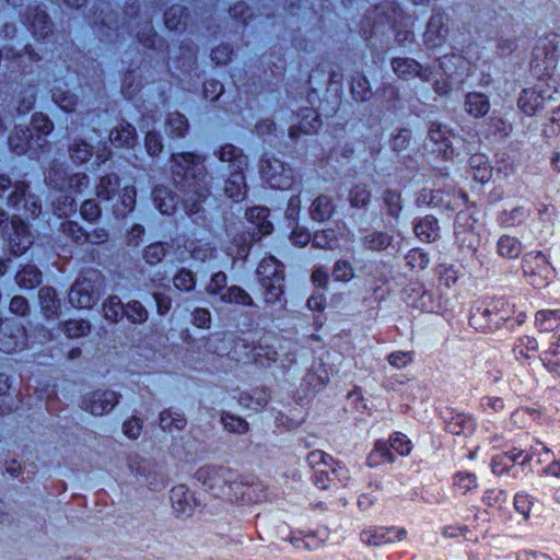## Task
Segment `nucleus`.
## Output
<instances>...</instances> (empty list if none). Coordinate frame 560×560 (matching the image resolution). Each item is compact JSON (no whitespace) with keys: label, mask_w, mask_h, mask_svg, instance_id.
<instances>
[{"label":"nucleus","mask_w":560,"mask_h":560,"mask_svg":"<svg viewBox=\"0 0 560 560\" xmlns=\"http://www.w3.org/2000/svg\"><path fill=\"white\" fill-rule=\"evenodd\" d=\"M27 21L35 37L45 39L51 33V22L44 10L39 8L30 9Z\"/></svg>","instance_id":"2eb2a0df"},{"label":"nucleus","mask_w":560,"mask_h":560,"mask_svg":"<svg viewBox=\"0 0 560 560\" xmlns=\"http://www.w3.org/2000/svg\"><path fill=\"white\" fill-rule=\"evenodd\" d=\"M385 460L393 463L395 458L389 451L387 442L381 440L376 441L373 451L366 458V463L369 466L375 467Z\"/></svg>","instance_id":"72a5a7b5"},{"label":"nucleus","mask_w":560,"mask_h":560,"mask_svg":"<svg viewBox=\"0 0 560 560\" xmlns=\"http://www.w3.org/2000/svg\"><path fill=\"white\" fill-rule=\"evenodd\" d=\"M38 298L42 310L47 318L54 317L58 314L60 303L56 296L55 289L50 287L40 288Z\"/></svg>","instance_id":"bb28decb"},{"label":"nucleus","mask_w":560,"mask_h":560,"mask_svg":"<svg viewBox=\"0 0 560 560\" xmlns=\"http://www.w3.org/2000/svg\"><path fill=\"white\" fill-rule=\"evenodd\" d=\"M374 16H368L366 20H373L372 25V32H383L384 28L392 27L394 25L395 18L390 15L381 16L382 14H385V10L383 8H375L374 10Z\"/></svg>","instance_id":"6e6d98bb"},{"label":"nucleus","mask_w":560,"mask_h":560,"mask_svg":"<svg viewBox=\"0 0 560 560\" xmlns=\"http://www.w3.org/2000/svg\"><path fill=\"white\" fill-rule=\"evenodd\" d=\"M22 330L18 326H0V351L10 353L22 347Z\"/></svg>","instance_id":"dca6fc26"},{"label":"nucleus","mask_w":560,"mask_h":560,"mask_svg":"<svg viewBox=\"0 0 560 560\" xmlns=\"http://www.w3.org/2000/svg\"><path fill=\"white\" fill-rule=\"evenodd\" d=\"M171 502L178 516H189L197 506L194 493L185 485H178L171 490Z\"/></svg>","instance_id":"9b49d317"},{"label":"nucleus","mask_w":560,"mask_h":560,"mask_svg":"<svg viewBox=\"0 0 560 560\" xmlns=\"http://www.w3.org/2000/svg\"><path fill=\"white\" fill-rule=\"evenodd\" d=\"M215 155L222 163L229 164V176L222 185H214L213 177L208 178L203 158L192 153L172 155L173 179L182 194L183 205L188 214L199 212L201 205L212 192H223L234 201H241L246 196L244 170L248 159L243 150L226 143L215 152Z\"/></svg>","instance_id":"f257e3e1"},{"label":"nucleus","mask_w":560,"mask_h":560,"mask_svg":"<svg viewBox=\"0 0 560 560\" xmlns=\"http://www.w3.org/2000/svg\"><path fill=\"white\" fill-rule=\"evenodd\" d=\"M332 277L336 281L349 282L354 278V269L350 261L339 259L334 264Z\"/></svg>","instance_id":"3c124183"},{"label":"nucleus","mask_w":560,"mask_h":560,"mask_svg":"<svg viewBox=\"0 0 560 560\" xmlns=\"http://www.w3.org/2000/svg\"><path fill=\"white\" fill-rule=\"evenodd\" d=\"M128 468L138 481L151 490H160L166 486V477L158 464L140 456L128 459Z\"/></svg>","instance_id":"39448f33"},{"label":"nucleus","mask_w":560,"mask_h":560,"mask_svg":"<svg viewBox=\"0 0 560 560\" xmlns=\"http://www.w3.org/2000/svg\"><path fill=\"white\" fill-rule=\"evenodd\" d=\"M448 16L441 12L431 15L423 34L424 45L429 48L441 47L448 35Z\"/></svg>","instance_id":"9d476101"},{"label":"nucleus","mask_w":560,"mask_h":560,"mask_svg":"<svg viewBox=\"0 0 560 560\" xmlns=\"http://www.w3.org/2000/svg\"><path fill=\"white\" fill-rule=\"evenodd\" d=\"M196 273L188 268H180L173 277V285L177 291L190 293L196 289Z\"/></svg>","instance_id":"c85d7f7f"},{"label":"nucleus","mask_w":560,"mask_h":560,"mask_svg":"<svg viewBox=\"0 0 560 560\" xmlns=\"http://www.w3.org/2000/svg\"><path fill=\"white\" fill-rule=\"evenodd\" d=\"M535 320L540 331H552L560 325V316L556 311H539Z\"/></svg>","instance_id":"a19ab883"},{"label":"nucleus","mask_w":560,"mask_h":560,"mask_svg":"<svg viewBox=\"0 0 560 560\" xmlns=\"http://www.w3.org/2000/svg\"><path fill=\"white\" fill-rule=\"evenodd\" d=\"M196 479L218 498L233 500L242 488L240 475L223 465H206L197 469Z\"/></svg>","instance_id":"f03ea898"},{"label":"nucleus","mask_w":560,"mask_h":560,"mask_svg":"<svg viewBox=\"0 0 560 560\" xmlns=\"http://www.w3.org/2000/svg\"><path fill=\"white\" fill-rule=\"evenodd\" d=\"M121 395L110 389H97L82 400V408L91 415L101 417L110 412L119 402Z\"/></svg>","instance_id":"1a4fd4ad"},{"label":"nucleus","mask_w":560,"mask_h":560,"mask_svg":"<svg viewBox=\"0 0 560 560\" xmlns=\"http://www.w3.org/2000/svg\"><path fill=\"white\" fill-rule=\"evenodd\" d=\"M69 155L73 163L82 164L90 161L93 148L83 139H74L69 147Z\"/></svg>","instance_id":"2f4dec72"},{"label":"nucleus","mask_w":560,"mask_h":560,"mask_svg":"<svg viewBox=\"0 0 560 560\" xmlns=\"http://www.w3.org/2000/svg\"><path fill=\"white\" fill-rule=\"evenodd\" d=\"M448 130L445 126H442L438 122H431L428 131L429 139L434 143H445V147H450L448 138H447Z\"/></svg>","instance_id":"680f3d73"},{"label":"nucleus","mask_w":560,"mask_h":560,"mask_svg":"<svg viewBox=\"0 0 560 560\" xmlns=\"http://www.w3.org/2000/svg\"><path fill=\"white\" fill-rule=\"evenodd\" d=\"M370 200L371 191L364 184H357L349 191V202L353 208H366Z\"/></svg>","instance_id":"ea45409f"},{"label":"nucleus","mask_w":560,"mask_h":560,"mask_svg":"<svg viewBox=\"0 0 560 560\" xmlns=\"http://www.w3.org/2000/svg\"><path fill=\"white\" fill-rule=\"evenodd\" d=\"M46 144L47 139L43 136H35L34 129H31L28 126H16L9 137V145L18 155L26 153L35 155Z\"/></svg>","instance_id":"6e6552de"},{"label":"nucleus","mask_w":560,"mask_h":560,"mask_svg":"<svg viewBox=\"0 0 560 560\" xmlns=\"http://www.w3.org/2000/svg\"><path fill=\"white\" fill-rule=\"evenodd\" d=\"M187 420L182 412L165 409L160 413L159 425L164 432L173 433L185 429Z\"/></svg>","instance_id":"5701e85b"},{"label":"nucleus","mask_w":560,"mask_h":560,"mask_svg":"<svg viewBox=\"0 0 560 560\" xmlns=\"http://www.w3.org/2000/svg\"><path fill=\"white\" fill-rule=\"evenodd\" d=\"M539 106V96L533 91L524 90L518 97V107L526 115H534L537 107Z\"/></svg>","instance_id":"864d4df0"},{"label":"nucleus","mask_w":560,"mask_h":560,"mask_svg":"<svg viewBox=\"0 0 560 560\" xmlns=\"http://www.w3.org/2000/svg\"><path fill=\"white\" fill-rule=\"evenodd\" d=\"M153 200L163 214H171L175 210V200L171 191L163 187L153 190Z\"/></svg>","instance_id":"e433bc0d"},{"label":"nucleus","mask_w":560,"mask_h":560,"mask_svg":"<svg viewBox=\"0 0 560 560\" xmlns=\"http://www.w3.org/2000/svg\"><path fill=\"white\" fill-rule=\"evenodd\" d=\"M465 110L475 118L483 117L490 110V102L482 93H468L465 97Z\"/></svg>","instance_id":"6ab92c4d"},{"label":"nucleus","mask_w":560,"mask_h":560,"mask_svg":"<svg viewBox=\"0 0 560 560\" xmlns=\"http://www.w3.org/2000/svg\"><path fill=\"white\" fill-rule=\"evenodd\" d=\"M69 302L78 308H90L95 302L93 283L86 278L78 279L69 291Z\"/></svg>","instance_id":"ddd939ff"},{"label":"nucleus","mask_w":560,"mask_h":560,"mask_svg":"<svg viewBox=\"0 0 560 560\" xmlns=\"http://www.w3.org/2000/svg\"><path fill=\"white\" fill-rule=\"evenodd\" d=\"M335 212L332 198L327 195L318 196L310 208L311 218L317 222L328 220Z\"/></svg>","instance_id":"412c9836"},{"label":"nucleus","mask_w":560,"mask_h":560,"mask_svg":"<svg viewBox=\"0 0 560 560\" xmlns=\"http://www.w3.org/2000/svg\"><path fill=\"white\" fill-rule=\"evenodd\" d=\"M550 40L539 38L533 49L530 66L538 75H542L556 66L553 55L549 52Z\"/></svg>","instance_id":"f8f14e48"},{"label":"nucleus","mask_w":560,"mask_h":560,"mask_svg":"<svg viewBox=\"0 0 560 560\" xmlns=\"http://www.w3.org/2000/svg\"><path fill=\"white\" fill-rule=\"evenodd\" d=\"M522 268L524 276L535 288L547 285L553 271L546 257L540 253L526 254L523 258Z\"/></svg>","instance_id":"0eeeda50"},{"label":"nucleus","mask_w":560,"mask_h":560,"mask_svg":"<svg viewBox=\"0 0 560 560\" xmlns=\"http://www.w3.org/2000/svg\"><path fill=\"white\" fill-rule=\"evenodd\" d=\"M256 276L265 302H278L283 293V265L273 256L265 257L257 267Z\"/></svg>","instance_id":"7ed1b4c3"},{"label":"nucleus","mask_w":560,"mask_h":560,"mask_svg":"<svg viewBox=\"0 0 560 560\" xmlns=\"http://www.w3.org/2000/svg\"><path fill=\"white\" fill-rule=\"evenodd\" d=\"M191 323L198 328H209L211 323V314L209 310L197 307L191 313Z\"/></svg>","instance_id":"338daca9"},{"label":"nucleus","mask_w":560,"mask_h":560,"mask_svg":"<svg viewBox=\"0 0 560 560\" xmlns=\"http://www.w3.org/2000/svg\"><path fill=\"white\" fill-rule=\"evenodd\" d=\"M221 422L232 433L244 434L248 431V423L244 419L229 412L222 413Z\"/></svg>","instance_id":"49530a36"},{"label":"nucleus","mask_w":560,"mask_h":560,"mask_svg":"<svg viewBox=\"0 0 560 560\" xmlns=\"http://www.w3.org/2000/svg\"><path fill=\"white\" fill-rule=\"evenodd\" d=\"M81 215L86 221H95L101 215V208L93 199H88L81 205Z\"/></svg>","instance_id":"0e129e2a"},{"label":"nucleus","mask_w":560,"mask_h":560,"mask_svg":"<svg viewBox=\"0 0 560 560\" xmlns=\"http://www.w3.org/2000/svg\"><path fill=\"white\" fill-rule=\"evenodd\" d=\"M522 249L521 242L514 236L502 235L497 243V252L503 258H517Z\"/></svg>","instance_id":"cd10ccee"},{"label":"nucleus","mask_w":560,"mask_h":560,"mask_svg":"<svg viewBox=\"0 0 560 560\" xmlns=\"http://www.w3.org/2000/svg\"><path fill=\"white\" fill-rule=\"evenodd\" d=\"M20 287L31 289L38 285L42 281V272L34 265L24 266L15 277Z\"/></svg>","instance_id":"7c9ffc66"},{"label":"nucleus","mask_w":560,"mask_h":560,"mask_svg":"<svg viewBox=\"0 0 560 560\" xmlns=\"http://www.w3.org/2000/svg\"><path fill=\"white\" fill-rule=\"evenodd\" d=\"M119 189V178L115 174L101 177L96 186V196L103 200H110Z\"/></svg>","instance_id":"c756f323"},{"label":"nucleus","mask_w":560,"mask_h":560,"mask_svg":"<svg viewBox=\"0 0 560 560\" xmlns=\"http://www.w3.org/2000/svg\"><path fill=\"white\" fill-rule=\"evenodd\" d=\"M416 235L424 242H433L439 236V224L434 217L427 215L415 224Z\"/></svg>","instance_id":"a878e982"},{"label":"nucleus","mask_w":560,"mask_h":560,"mask_svg":"<svg viewBox=\"0 0 560 560\" xmlns=\"http://www.w3.org/2000/svg\"><path fill=\"white\" fill-rule=\"evenodd\" d=\"M188 128L186 117L179 113H172L168 115L166 122V132L172 137H183Z\"/></svg>","instance_id":"37998d69"},{"label":"nucleus","mask_w":560,"mask_h":560,"mask_svg":"<svg viewBox=\"0 0 560 560\" xmlns=\"http://www.w3.org/2000/svg\"><path fill=\"white\" fill-rule=\"evenodd\" d=\"M62 226H63V232L69 237H71L74 243H77L79 245L86 244L88 231H85L79 223L69 221V222L63 223Z\"/></svg>","instance_id":"13d9d810"},{"label":"nucleus","mask_w":560,"mask_h":560,"mask_svg":"<svg viewBox=\"0 0 560 560\" xmlns=\"http://www.w3.org/2000/svg\"><path fill=\"white\" fill-rule=\"evenodd\" d=\"M383 201L387 209L388 215L395 220H398L402 210L400 194L393 189H386L383 192Z\"/></svg>","instance_id":"79ce46f5"},{"label":"nucleus","mask_w":560,"mask_h":560,"mask_svg":"<svg viewBox=\"0 0 560 560\" xmlns=\"http://www.w3.org/2000/svg\"><path fill=\"white\" fill-rule=\"evenodd\" d=\"M221 303L240 304L252 306L254 304L252 296L241 287L231 285L225 293L221 295Z\"/></svg>","instance_id":"473e14b6"},{"label":"nucleus","mask_w":560,"mask_h":560,"mask_svg":"<svg viewBox=\"0 0 560 560\" xmlns=\"http://www.w3.org/2000/svg\"><path fill=\"white\" fill-rule=\"evenodd\" d=\"M254 357L257 363L264 365L276 362L279 358V354L275 347L266 342H260L257 347L254 348Z\"/></svg>","instance_id":"c03bdc74"},{"label":"nucleus","mask_w":560,"mask_h":560,"mask_svg":"<svg viewBox=\"0 0 560 560\" xmlns=\"http://www.w3.org/2000/svg\"><path fill=\"white\" fill-rule=\"evenodd\" d=\"M68 178L63 165L57 161H54L45 173L46 185L60 191L66 189Z\"/></svg>","instance_id":"393cba45"},{"label":"nucleus","mask_w":560,"mask_h":560,"mask_svg":"<svg viewBox=\"0 0 560 560\" xmlns=\"http://www.w3.org/2000/svg\"><path fill=\"white\" fill-rule=\"evenodd\" d=\"M351 93L357 101H366L370 95V83L365 77L359 75L353 79Z\"/></svg>","instance_id":"bf43d9fd"},{"label":"nucleus","mask_w":560,"mask_h":560,"mask_svg":"<svg viewBox=\"0 0 560 560\" xmlns=\"http://www.w3.org/2000/svg\"><path fill=\"white\" fill-rule=\"evenodd\" d=\"M332 458L320 450L312 451L307 455V463L310 467L316 472L320 469V466L331 468Z\"/></svg>","instance_id":"052dcab7"},{"label":"nucleus","mask_w":560,"mask_h":560,"mask_svg":"<svg viewBox=\"0 0 560 560\" xmlns=\"http://www.w3.org/2000/svg\"><path fill=\"white\" fill-rule=\"evenodd\" d=\"M125 306L117 295H110L103 304L104 315L116 323L125 316Z\"/></svg>","instance_id":"58836bf2"},{"label":"nucleus","mask_w":560,"mask_h":560,"mask_svg":"<svg viewBox=\"0 0 560 560\" xmlns=\"http://www.w3.org/2000/svg\"><path fill=\"white\" fill-rule=\"evenodd\" d=\"M392 68L402 80H410L415 77H419L422 80H428L429 78L427 71H422L420 63L412 58H394L392 60Z\"/></svg>","instance_id":"4468645a"},{"label":"nucleus","mask_w":560,"mask_h":560,"mask_svg":"<svg viewBox=\"0 0 560 560\" xmlns=\"http://www.w3.org/2000/svg\"><path fill=\"white\" fill-rule=\"evenodd\" d=\"M319 126L318 115L312 108H306L299 125L289 129V136L291 139H296L300 133L311 135L316 132Z\"/></svg>","instance_id":"f3484780"},{"label":"nucleus","mask_w":560,"mask_h":560,"mask_svg":"<svg viewBox=\"0 0 560 560\" xmlns=\"http://www.w3.org/2000/svg\"><path fill=\"white\" fill-rule=\"evenodd\" d=\"M260 174L272 188L288 189L294 182L292 168L273 156L265 155L261 159Z\"/></svg>","instance_id":"423d86ee"},{"label":"nucleus","mask_w":560,"mask_h":560,"mask_svg":"<svg viewBox=\"0 0 560 560\" xmlns=\"http://www.w3.org/2000/svg\"><path fill=\"white\" fill-rule=\"evenodd\" d=\"M389 450L396 451L400 455H408L411 451V442L410 440L406 439L405 435L396 434L395 436L390 438Z\"/></svg>","instance_id":"69168bd1"},{"label":"nucleus","mask_w":560,"mask_h":560,"mask_svg":"<svg viewBox=\"0 0 560 560\" xmlns=\"http://www.w3.org/2000/svg\"><path fill=\"white\" fill-rule=\"evenodd\" d=\"M136 139L137 133L135 127L126 121L120 122L109 135L110 142L118 148L132 147Z\"/></svg>","instance_id":"a211bd4d"},{"label":"nucleus","mask_w":560,"mask_h":560,"mask_svg":"<svg viewBox=\"0 0 560 560\" xmlns=\"http://www.w3.org/2000/svg\"><path fill=\"white\" fill-rule=\"evenodd\" d=\"M0 228L12 255H22L33 244L34 238L28 225L16 215L9 219L2 209H0Z\"/></svg>","instance_id":"20e7f679"},{"label":"nucleus","mask_w":560,"mask_h":560,"mask_svg":"<svg viewBox=\"0 0 560 560\" xmlns=\"http://www.w3.org/2000/svg\"><path fill=\"white\" fill-rule=\"evenodd\" d=\"M187 10L185 7L175 4L164 13L165 25L170 30H178L186 24Z\"/></svg>","instance_id":"f704fd0d"},{"label":"nucleus","mask_w":560,"mask_h":560,"mask_svg":"<svg viewBox=\"0 0 560 560\" xmlns=\"http://www.w3.org/2000/svg\"><path fill=\"white\" fill-rule=\"evenodd\" d=\"M145 148L152 156L159 155L163 150L161 137L155 131H149L145 136Z\"/></svg>","instance_id":"774afa93"},{"label":"nucleus","mask_w":560,"mask_h":560,"mask_svg":"<svg viewBox=\"0 0 560 560\" xmlns=\"http://www.w3.org/2000/svg\"><path fill=\"white\" fill-rule=\"evenodd\" d=\"M28 127L34 129L35 136H43L46 139V137L52 131L54 125L47 116L38 114L33 116L31 126Z\"/></svg>","instance_id":"5fc2aeb1"},{"label":"nucleus","mask_w":560,"mask_h":560,"mask_svg":"<svg viewBox=\"0 0 560 560\" xmlns=\"http://www.w3.org/2000/svg\"><path fill=\"white\" fill-rule=\"evenodd\" d=\"M191 259L206 262L214 257L215 249L207 243H191L188 247Z\"/></svg>","instance_id":"a18cd8bd"},{"label":"nucleus","mask_w":560,"mask_h":560,"mask_svg":"<svg viewBox=\"0 0 560 560\" xmlns=\"http://www.w3.org/2000/svg\"><path fill=\"white\" fill-rule=\"evenodd\" d=\"M143 422L138 417H131L122 423V432L131 440H137L142 431Z\"/></svg>","instance_id":"e2e57ef3"},{"label":"nucleus","mask_w":560,"mask_h":560,"mask_svg":"<svg viewBox=\"0 0 560 560\" xmlns=\"http://www.w3.org/2000/svg\"><path fill=\"white\" fill-rule=\"evenodd\" d=\"M246 217L249 221L254 222V219H257V225L259 226V231L261 234H269L272 230V225L270 222L266 221V218L268 217V209L266 208H252L246 212Z\"/></svg>","instance_id":"603ef678"},{"label":"nucleus","mask_w":560,"mask_h":560,"mask_svg":"<svg viewBox=\"0 0 560 560\" xmlns=\"http://www.w3.org/2000/svg\"><path fill=\"white\" fill-rule=\"evenodd\" d=\"M360 242L365 250L382 252L392 244L393 236L386 232L372 231L362 236Z\"/></svg>","instance_id":"aec40b11"},{"label":"nucleus","mask_w":560,"mask_h":560,"mask_svg":"<svg viewBox=\"0 0 560 560\" xmlns=\"http://www.w3.org/2000/svg\"><path fill=\"white\" fill-rule=\"evenodd\" d=\"M228 289V276L223 271L214 272L211 276L210 281L205 288L206 293L209 296H218L221 302V295L225 293Z\"/></svg>","instance_id":"4c0bfd02"},{"label":"nucleus","mask_w":560,"mask_h":560,"mask_svg":"<svg viewBox=\"0 0 560 560\" xmlns=\"http://www.w3.org/2000/svg\"><path fill=\"white\" fill-rule=\"evenodd\" d=\"M91 325L88 320L71 319L65 323L63 331L69 338H79L90 332Z\"/></svg>","instance_id":"8fccbe9b"},{"label":"nucleus","mask_w":560,"mask_h":560,"mask_svg":"<svg viewBox=\"0 0 560 560\" xmlns=\"http://www.w3.org/2000/svg\"><path fill=\"white\" fill-rule=\"evenodd\" d=\"M170 249L167 243L156 242L148 245L143 250V259L147 264L154 266L161 262Z\"/></svg>","instance_id":"c9c22d12"},{"label":"nucleus","mask_w":560,"mask_h":560,"mask_svg":"<svg viewBox=\"0 0 560 560\" xmlns=\"http://www.w3.org/2000/svg\"><path fill=\"white\" fill-rule=\"evenodd\" d=\"M54 101L66 112L71 113L78 105V96L69 91L56 89L52 92Z\"/></svg>","instance_id":"09e8293b"},{"label":"nucleus","mask_w":560,"mask_h":560,"mask_svg":"<svg viewBox=\"0 0 560 560\" xmlns=\"http://www.w3.org/2000/svg\"><path fill=\"white\" fill-rule=\"evenodd\" d=\"M455 236L459 248L469 255H474L480 243L479 235L471 229H466L463 225L455 226Z\"/></svg>","instance_id":"b1692460"},{"label":"nucleus","mask_w":560,"mask_h":560,"mask_svg":"<svg viewBox=\"0 0 560 560\" xmlns=\"http://www.w3.org/2000/svg\"><path fill=\"white\" fill-rule=\"evenodd\" d=\"M94 23L97 32L104 36H109L107 31H116L120 25L117 12L112 10L108 5L100 9V13Z\"/></svg>","instance_id":"4be33fe9"},{"label":"nucleus","mask_w":560,"mask_h":560,"mask_svg":"<svg viewBox=\"0 0 560 560\" xmlns=\"http://www.w3.org/2000/svg\"><path fill=\"white\" fill-rule=\"evenodd\" d=\"M335 241L336 233L331 229L317 231L312 238L313 246L320 249H331Z\"/></svg>","instance_id":"4d7b16f0"},{"label":"nucleus","mask_w":560,"mask_h":560,"mask_svg":"<svg viewBox=\"0 0 560 560\" xmlns=\"http://www.w3.org/2000/svg\"><path fill=\"white\" fill-rule=\"evenodd\" d=\"M125 316L133 324H141L148 319V311L139 301H130L125 306Z\"/></svg>","instance_id":"de8ad7c7"}]
</instances>
